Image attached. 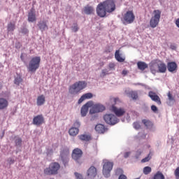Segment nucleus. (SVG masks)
Instances as JSON below:
<instances>
[{
    "label": "nucleus",
    "mask_w": 179,
    "mask_h": 179,
    "mask_svg": "<svg viewBox=\"0 0 179 179\" xmlns=\"http://www.w3.org/2000/svg\"><path fill=\"white\" fill-rule=\"evenodd\" d=\"M118 179H127V176L124 175V174H121L120 176H119V178Z\"/></svg>",
    "instance_id": "3c124183"
},
{
    "label": "nucleus",
    "mask_w": 179,
    "mask_h": 179,
    "mask_svg": "<svg viewBox=\"0 0 179 179\" xmlns=\"http://www.w3.org/2000/svg\"><path fill=\"white\" fill-rule=\"evenodd\" d=\"M21 60L24 62V54L22 53L20 55Z\"/></svg>",
    "instance_id": "603ef678"
},
{
    "label": "nucleus",
    "mask_w": 179,
    "mask_h": 179,
    "mask_svg": "<svg viewBox=\"0 0 179 179\" xmlns=\"http://www.w3.org/2000/svg\"><path fill=\"white\" fill-rule=\"evenodd\" d=\"M38 27L41 31H45V30H48V25H47L46 21H40L38 22Z\"/></svg>",
    "instance_id": "412c9836"
},
{
    "label": "nucleus",
    "mask_w": 179,
    "mask_h": 179,
    "mask_svg": "<svg viewBox=\"0 0 179 179\" xmlns=\"http://www.w3.org/2000/svg\"><path fill=\"white\" fill-rule=\"evenodd\" d=\"M44 103H45V96L43 94L38 96L36 99L37 106H43Z\"/></svg>",
    "instance_id": "bb28decb"
},
{
    "label": "nucleus",
    "mask_w": 179,
    "mask_h": 179,
    "mask_svg": "<svg viewBox=\"0 0 179 179\" xmlns=\"http://www.w3.org/2000/svg\"><path fill=\"white\" fill-rule=\"evenodd\" d=\"M150 159H152V157L150 156V153L148 154V155L147 157H145L144 159H141V163H148V162H149V160H150Z\"/></svg>",
    "instance_id": "c9c22d12"
},
{
    "label": "nucleus",
    "mask_w": 179,
    "mask_h": 179,
    "mask_svg": "<svg viewBox=\"0 0 179 179\" xmlns=\"http://www.w3.org/2000/svg\"><path fill=\"white\" fill-rule=\"evenodd\" d=\"M92 108L90 110V114H96V113H101L106 110V107L100 103H96L91 106Z\"/></svg>",
    "instance_id": "9b49d317"
},
{
    "label": "nucleus",
    "mask_w": 179,
    "mask_h": 179,
    "mask_svg": "<svg viewBox=\"0 0 179 179\" xmlns=\"http://www.w3.org/2000/svg\"><path fill=\"white\" fill-rule=\"evenodd\" d=\"M16 145H22V139L17 138L15 141Z\"/></svg>",
    "instance_id": "de8ad7c7"
},
{
    "label": "nucleus",
    "mask_w": 179,
    "mask_h": 179,
    "mask_svg": "<svg viewBox=\"0 0 179 179\" xmlns=\"http://www.w3.org/2000/svg\"><path fill=\"white\" fill-rule=\"evenodd\" d=\"M160 17H162V11L160 10H154L152 16L150 20V26L152 29H155L159 26V23H160Z\"/></svg>",
    "instance_id": "423d86ee"
},
{
    "label": "nucleus",
    "mask_w": 179,
    "mask_h": 179,
    "mask_svg": "<svg viewBox=\"0 0 179 179\" xmlns=\"http://www.w3.org/2000/svg\"><path fill=\"white\" fill-rule=\"evenodd\" d=\"M175 177L178 179L179 178V166L176 168V169L174 171Z\"/></svg>",
    "instance_id": "ea45409f"
},
{
    "label": "nucleus",
    "mask_w": 179,
    "mask_h": 179,
    "mask_svg": "<svg viewBox=\"0 0 179 179\" xmlns=\"http://www.w3.org/2000/svg\"><path fill=\"white\" fill-rule=\"evenodd\" d=\"M115 174H117V176H118V174H122V169H116Z\"/></svg>",
    "instance_id": "37998d69"
},
{
    "label": "nucleus",
    "mask_w": 179,
    "mask_h": 179,
    "mask_svg": "<svg viewBox=\"0 0 179 179\" xmlns=\"http://www.w3.org/2000/svg\"><path fill=\"white\" fill-rule=\"evenodd\" d=\"M8 163L9 164H13V163H15V160L10 159H8Z\"/></svg>",
    "instance_id": "864d4df0"
},
{
    "label": "nucleus",
    "mask_w": 179,
    "mask_h": 179,
    "mask_svg": "<svg viewBox=\"0 0 179 179\" xmlns=\"http://www.w3.org/2000/svg\"><path fill=\"white\" fill-rule=\"evenodd\" d=\"M97 176V169L92 166L87 171V179H94Z\"/></svg>",
    "instance_id": "4468645a"
},
{
    "label": "nucleus",
    "mask_w": 179,
    "mask_h": 179,
    "mask_svg": "<svg viewBox=\"0 0 179 179\" xmlns=\"http://www.w3.org/2000/svg\"><path fill=\"white\" fill-rule=\"evenodd\" d=\"M78 138L83 142H89V141H92V136L90 134H81L79 135Z\"/></svg>",
    "instance_id": "b1692460"
},
{
    "label": "nucleus",
    "mask_w": 179,
    "mask_h": 179,
    "mask_svg": "<svg viewBox=\"0 0 179 179\" xmlns=\"http://www.w3.org/2000/svg\"><path fill=\"white\" fill-rule=\"evenodd\" d=\"M133 127L135 129H141V124H139L138 122H135L133 124Z\"/></svg>",
    "instance_id": "4c0bfd02"
},
{
    "label": "nucleus",
    "mask_w": 179,
    "mask_h": 179,
    "mask_svg": "<svg viewBox=\"0 0 179 179\" xmlns=\"http://www.w3.org/2000/svg\"><path fill=\"white\" fill-rule=\"evenodd\" d=\"M127 73H128V71H125V70H123L122 71V74L123 75H127Z\"/></svg>",
    "instance_id": "6e6d98bb"
},
{
    "label": "nucleus",
    "mask_w": 179,
    "mask_h": 179,
    "mask_svg": "<svg viewBox=\"0 0 179 179\" xmlns=\"http://www.w3.org/2000/svg\"><path fill=\"white\" fill-rule=\"evenodd\" d=\"M87 83L85 81H78L70 86L69 92L70 94H78L80 90L86 88Z\"/></svg>",
    "instance_id": "7ed1b4c3"
},
{
    "label": "nucleus",
    "mask_w": 179,
    "mask_h": 179,
    "mask_svg": "<svg viewBox=\"0 0 179 179\" xmlns=\"http://www.w3.org/2000/svg\"><path fill=\"white\" fill-rule=\"evenodd\" d=\"M9 102L5 98H0V110H6Z\"/></svg>",
    "instance_id": "4be33fe9"
},
{
    "label": "nucleus",
    "mask_w": 179,
    "mask_h": 179,
    "mask_svg": "<svg viewBox=\"0 0 179 179\" xmlns=\"http://www.w3.org/2000/svg\"><path fill=\"white\" fill-rule=\"evenodd\" d=\"M60 156H61L63 163L64 164H66V163H68V162H69V159L68 158V156H69V149L64 148L61 151Z\"/></svg>",
    "instance_id": "ddd939ff"
},
{
    "label": "nucleus",
    "mask_w": 179,
    "mask_h": 179,
    "mask_svg": "<svg viewBox=\"0 0 179 179\" xmlns=\"http://www.w3.org/2000/svg\"><path fill=\"white\" fill-rule=\"evenodd\" d=\"M168 99L169 101H176V99H174L173 94H171L170 92L168 93Z\"/></svg>",
    "instance_id": "58836bf2"
},
{
    "label": "nucleus",
    "mask_w": 179,
    "mask_h": 179,
    "mask_svg": "<svg viewBox=\"0 0 179 179\" xmlns=\"http://www.w3.org/2000/svg\"><path fill=\"white\" fill-rule=\"evenodd\" d=\"M152 179H166V177H164V175L162 171H158L155 174H154Z\"/></svg>",
    "instance_id": "7c9ffc66"
},
{
    "label": "nucleus",
    "mask_w": 179,
    "mask_h": 179,
    "mask_svg": "<svg viewBox=\"0 0 179 179\" xmlns=\"http://www.w3.org/2000/svg\"><path fill=\"white\" fill-rule=\"evenodd\" d=\"M61 169V165L57 162H52L49 166L44 169L43 173L45 176H57Z\"/></svg>",
    "instance_id": "39448f33"
},
{
    "label": "nucleus",
    "mask_w": 179,
    "mask_h": 179,
    "mask_svg": "<svg viewBox=\"0 0 179 179\" xmlns=\"http://www.w3.org/2000/svg\"><path fill=\"white\" fill-rule=\"evenodd\" d=\"M71 30L74 32L76 33L79 30V27H78V24L76 23L74 25L71 27Z\"/></svg>",
    "instance_id": "e433bc0d"
},
{
    "label": "nucleus",
    "mask_w": 179,
    "mask_h": 179,
    "mask_svg": "<svg viewBox=\"0 0 179 179\" xmlns=\"http://www.w3.org/2000/svg\"><path fill=\"white\" fill-rule=\"evenodd\" d=\"M113 166H114L113 162H106L104 163L103 166V174L106 178L110 177V173H111V170H113Z\"/></svg>",
    "instance_id": "1a4fd4ad"
},
{
    "label": "nucleus",
    "mask_w": 179,
    "mask_h": 179,
    "mask_svg": "<svg viewBox=\"0 0 179 179\" xmlns=\"http://www.w3.org/2000/svg\"><path fill=\"white\" fill-rule=\"evenodd\" d=\"M95 130L98 134H104L106 132V127L101 124H99L96 125Z\"/></svg>",
    "instance_id": "393cba45"
},
{
    "label": "nucleus",
    "mask_w": 179,
    "mask_h": 179,
    "mask_svg": "<svg viewBox=\"0 0 179 179\" xmlns=\"http://www.w3.org/2000/svg\"><path fill=\"white\" fill-rule=\"evenodd\" d=\"M40 62H41L40 57H32L27 66L28 72H31V73H36V71L40 68Z\"/></svg>",
    "instance_id": "20e7f679"
},
{
    "label": "nucleus",
    "mask_w": 179,
    "mask_h": 179,
    "mask_svg": "<svg viewBox=\"0 0 179 179\" xmlns=\"http://www.w3.org/2000/svg\"><path fill=\"white\" fill-rule=\"evenodd\" d=\"M170 48H171V50H176L177 47H176V45H171L170 46Z\"/></svg>",
    "instance_id": "5fc2aeb1"
},
{
    "label": "nucleus",
    "mask_w": 179,
    "mask_h": 179,
    "mask_svg": "<svg viewBox=\"0 0 179 179\" xmlns=\"http://www.w3.org/2000/svg\"><path fill=\"white\" fill-rule=\"evenodd\" d=\"M115 58L117 62H124L125 61V56H122V54L120 53V50L115 51Z\"/></svg>",
    "instance_id": "aec40b11"
},
{
    "label": "nucleus",
    "mask_w": 179,
    "mask_h": 179,
    "mask_svg": "<svg viewBox=\"0 0 179 179\" xmlns=\"http://www.w3.org/2000/svg\"><path fill=\"white\" fill-rule=\"evenodd\" d=\"M94 8H93L92 6L87 5L84 7V13H85V15H92V13H94Z\"/></svg>",
    "instance_id": "a878e982"
},
{
    "label": "nucleus",
    "mask_w": 179,
    "mask_h": 179,
    "mask_svg": "<svg viewBox=\"0 0 179 179\" xmlns=\"http://www.w3.org/2000/svg\"><path fill=\"white\" fill-rule=\"evenodd\" d=\"M151 110H152V111H154V113H156V111H157V107L156 106H155V105H152V106H151Z\"/></svg>",
    "instance_id": "a18cd8bd"
},
{
    "label": "nucleus",
    "mask_w": 179,
    "mask_h": 179,
    "mask_svg": "<svg viewBox=\"0 0 179 179\" xmlns=\"http://www.w3.org/2000/svg\"><path fill=\"white\" fill-rule=\"evenodd\" d=\"M103 120L106 124L108 125H115V124H118L120 120L113 114H106L103 116Z\"/></svg>",
    "instance_id": "6e6552de"
},
{
    "label": "nucleus",
    "mask_w": 179,
    "mask_h": 179,
    "mask_svg": "<svg viewBox=\"0 0 179 179\" xmlns=\"http://www.w3.org/2000/svg\"><path fill=\"white\" fill-rule=\"evenodd\" d=\"M109 68H110V69H115V64L114 63H110L109 64Z\"/></svg>",
    "instance_id": "49530a36"
},
{
    "label": "nucleus",
    "mask_w": 179,
    "mask_h": 179,
    "mask_svg": "<svg viewBox=\"0 0 179 179\" xmlns=\"http://www.w3.org/2000/svg\"><path fill=\"white\" fill-rule=\"evenodd\" d=\"M112 111L117 115V117H122L125 114V109L122 108H117L114 106H112Z\"/></svg>",
    "instance_id": "f3484780"
},
{
    "label": "nucleus",
    "mask_w": 179,
    "mask_h": 179,
    "mask_svg": "<svg viewBox=\"0 0 179 179\" xmlns=\"http://www.w3.org/2000/svg\"><path fill=\"white\" fill-rule=\"evenodd\" d=\"M2 87H3L2 84H0V90H1V89H2Z\"/></svg>",
    "instance_id": "4d7b16f0"
},
{
    "label": "nucleus",
    "mask_w": 179,
    "mask_h": 179,
    "mask_svg": "<svg viewBox=\"0 0 179 179\" xmlns=\"http://www.w3.org/2000/svg\"><path fill=\"white\" fill-rule=\"evenodd\" d=\"M137 66L140 71H145L148 68V64L144 62H138Z\"/></svg>",
    "instance_id": "c85d7f7f"
},
{
    "label": "nucleus",
    "mask_w": 179,
    "mask_h": 179,
    "mask_svg": "<svg viewBox=\"0 0 179 179\" xmlns=\"http://www.w3.org/2000/svg\"><path fill=\"white\" fill-rule=\"evenodd\" d=\"M148 96L149 97H150L152 101H155V103H157L159 106L162 104V100H160V97H159L157 94H156V93L151 91L149 92Z\"/></svg>",
    "instance_id": "a211bd4d"
},
{
    "label": "nucleus",
    "mask_w": 179,
    "mask_h": 179,
    "mask_svg": "<svg viewBox=\"0 0 179 179\" xmlns=\"http://www.w3.org/2000/svg\"><path fill=\"white\" fill-rule=\"evenodd\" d=\"M129 155H131V152H125V153H124V157L125 159H127V157H129Z\"/></svg>",
    "instance_id": "8fccbe9b"
},
{
    "label": "nucleus",
    "mask_w": 179,
    "mask_h": 179,
    "mask_svg": "<svg viewBox=\"0 0 179 179\" xmlns=\"http://www.w3.org/2000/svg\"><path fill=\"white\" fill-rule=\"evenodd\" d=\"M143 173L145 176L150 174V173H152V168L150 166H145L143 169Z\"/></svg>",
    "instance_id": "72a5a7b5"
},
{
    "label": "nucleus",
    "mask_w": 179,
    "mask_h": 179,
    "mask_svg": "<svg viewBox=\"0 0 179 179\" xmlns=\"http://www.w3.org/2000/svg\"><path fill=\"white\" fill-rule=\"evenodd\" d=\"M122 22L123 24L127 26V24H131L135 22V14H134L133 10L127 11L122 18Z\"/></svg>",
    "instance_id": "0eeeda50"
},
{
    "label": "nucleus",
    "mask_w": 179,
    "mask_h": 179,
    "mask_svg": "<svg viewBox=\"0 0 179 179\" xmlns=\"http://www.w3.org/2000/svg\"><path fill=\"white\" fill-rule=\"evenodd\" d=\"M141 155H142V151H141V150H137L136 156V157H139V156H141Z\"/></svg>",
    "instance_id": "09e8293b"
},
{
    "label": "nucleus",
    "mask_w": 179,
    "mask_h": 179,
    "mask_svg": "<svg viewBox=\"0 0 179 179\" xmlns=\"http://www.w3.org/2000/svg\"><path fill=\"white\" fill-rule=\"evenodd\" d=\"M14 83L17 86H19L20 85H21V83H23V78H22V76H17V77H15L14 79Z\"/></svg>",
    "instance_id": "2f4dec72"
},
{
    "label": "nucleus",
    "mask_w": 179,
    "mask_h": 179,
    "mask_svg": "<svg viewBox=\"0 0 179 179\" xmlns=\"http://www.w3.org/2000/svg\"><path fill=\"white\" fill-rule=\"evenodd\" d=\"M150 71L155 75V73H166L167 71V66L163 61L156 59L149 64Z\"/></svg>",
    "instance_id": "f03ea898"
},
{
    "label": "nucleus",
    "mask_w": 179,
    "mask_h": 179,
    "mask_svg": "<svg viewBox=\"0 0 179 179\" xmlns=\"http://www.w3.org/2000/svg\"><path fill=\"white\" fill-rule=\"evenodd\" d=\"M177 63H176L175 62H171L167 63V69L169 72H176V71H177Z\"/></svg>",
    "instance_id": "6ab92c4d"
},
{
    "label": "nucleus",
    "mask_w": 179,
    "mask_h": 179,
    "mask_svg": "<svg viewBox=\"0 0 179 179\" xmlns=\"http://www.w3.org/2000/svg\"><path fill=\"white\" fill-rule=\"evenodd\" d=\"M79 128H80V122L76 121L73 127L69 130L70 136H76L79 134Z\"/></svg>",
    "instance_id": "9d476101"
},
{
    "label": "nucleus",
    "mask_w": 179,
    "mask_h": 179,
    "mask_svg": "<svg viewBox=\"0 0 179 179\" xmlns=\"http://www.w3.org/2000/svg\"><path fill=\"white\" fill-rule=\"evenodd\" d=\"M115 10L114 0H106L101 2L96 7V13L99 17H106L107 13H113Z\"/></svg>",
    "instance_id": "f257e3e1"
},
{
    "label": "nucleus",
    "mask_w": 179,
    "mask_h": 179,
    "mask_svg": "<svg viewBox=\"0 0 179 179\" xmlns=\"http://www.w3.org/2000/svg\"><path fill=\"white\" fill-rule=\"evenodd\" d=\"M21 33H22V34H27L29 33V30L27 28H22L21 29Z\"/></svg>",
    "instance_id": "a19ab883"
},
{
    "label": "nucleus",
    "mask_w": 179,
    "mask_h": 179,
    "mask_svg": "<svg viewBox=\"0 0 179 179\" xmlns=\"http://www.w3.org/2000/svg\"><path fill=\"white\" fill-rule=\"evenodd\" d=\"M33 124L38 127L43 125V124H44V116H43V115H38L35 116L33 119Z\"/></svg>",
    "instance_id": "2eb2a0df"
},
{
    "label": "nucleus",
    "mask_w": 179,
    "mask_h": 179,
    "mask_svg": "<svg viewBox=\"0 0 179 179\" xmlns=\"http://www.w3.org/2000/svg\"><path fill=\"white\" fill-rule=\"evenodd\" d=\"M8 31H13L15 30V24L10 22L7 27Z\"/></svg>",
    "instance_id": "f704fd0d"
},
{
    "label": "nucleus",
    "mask_w": 179,
    "mask_h": 179,
    "mask_svg": "<svg viewBox=\"0 0 179 179\" xmlns=\"http://www.w3.org/2000/svg\"><path fill=\"white\" fill-rule=\"evenodd\" d=\"M93 106V102L89 101L81 108V115L82 117H86L87 112L89 111V108Z\"/></svg>",
    "instance_id": "dca6fc26"
},
{
    "label": "nucleus",
    "mask_w": 179,
    "mask_h": 179,
    "mask_svg": "<svg viewBox=\"0 0 179 179\" xmlns=\"http://www.w3.org/2000/svg\"><path fill=\"white\" fill-rule=\"evenodd\" d=\"M93 97V94L92 93H87L81 96V97L78 100V104H80L85 101V100L87 99H92Z\"/></svg>",
    "instance_id": "5701e85b"
},
{
    "label": "nucleus",
    "mask_w": 179,
    "mask_h": 179,
    "mask_svg": "<svg viewBox=\"0 0 179 179\" xmlns=\"http://www.w3.org/2000/svg\"><path fill=\"white\" fill-rule=\"evenodd\" d=\"M106 75H108V71L107 69H103L101 71V76H106Z\"/></svg>",
    "instance_id": "79ce46f5"
},
{
    "label": "nucleus",
    "mask_w": 179,
    "mask_h": 179,
    "mask_svg": "<svg viewBox=\"0 0 179 179\" xmlns=\"http://www.w3.org/2000/svg\"><path fill=\"white\" fill-rule=\"evenodd\" d=\"M127 95L132 99V100H138V92L130 91L127 93Z\"/></svg>",
    "instance_id": "c756f323"
},
{
    "label": "nucleus",
    "mask_w": 179,
    "mask_h": 179,
    "mask_svg": "<svg viewBox=\"0 0 179 179\" xmlns=\"http://www.w3.org/2000/svg\"><path fill=\"white\" fill-rule=\"evenodd\" d=\"M83 152L79 148H75L72 152V159L79 163V160L82 158Z\"/></svg>",
    "instance_id": "f8f14e48"
},
{
    "label": "nucleus",
    "mask_w": 179,
    "mask_h": 179,
    "mask_svg": "<svg viewBox=\"0 0 179 179\" xmlns=\"http://www.w3.org/2000/svg\"><path fill=\"white\" fill-rule=\"evenodd\" d=\"M142 123L143 124V125H145V127H146V128H150L153 125V124L152 123V122H150V120H148L146 119L143 120Z\"/></svg>",
    "instance_id": "473e14b6"
},
{
    "label": "nucleus",
    "mask_w": 179,
    "mask_h": 179,
    "mask_svg": "<svg viewBox=\"0 0 179 179\" xmlns=\"http://www.w3.org/2000/svg\"><path fill=\"white\" fill-rule=\"evenodd\" d=\"M37 18L36 17V13L31 10L28 14V22L33 23V22H36Z\"/></svg>",
    "instance_id": "cd10ccee"
},
{
    "label": "nucleus",
    "mask_w": 179,
    "mask_h": 179,
    "mask_svg": "<svg viewBox=\"0 0 179 179\" xmlns=\"http://www.w3.org/2000/svg\"><path fill=\"white\" fill-rule=\"evenodd\" d=\"M110 100L114 102V104H117V101H120V99L118 98H112Z\"/></svg>",
    "instance_id": "c03bdc74"
}]
</instances>
